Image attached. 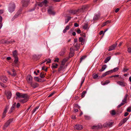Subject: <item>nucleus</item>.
Segmentation results:
<instances>
[{
  "instance_id": "1",
  "label": "nucleus",
  "mask_w": 131,
  "mask_h": 131,
  "mask_svg": "<svg viewBox=\"0 0 131 131\" xmlns=\"http://www.w3.org/2000/svg\"><path fill=\"white\" fill-rule=\"evenodd\" d=\"M16 7V4L14 3H11L9 4L8 10L10 13H12L15 11Z\"/></svg>"
},
{
  "instance_id": "2",
  "label": "nucleus",
  "mask_w": 131,
  "mask_h": 131,
  "mask_svg": "<svg viewBox=\"0 0 131 131\" xmlns=\"http://www.w3.org/2000/svg\"><path fill=\"white\" fill-rule=\"evenodd\" d=\"M113 122H111L110 121L106 122L105 123H104L103 125L104 128L108 127H111L112 126V125L113 124Z\"/></svg>"
},
{
  "instance_id": "3",
  "label": "nucleus",
  "mask_w": 131,
  "mask_h": 131,
  "mask_svg": "<svg viewBox=\"0 0 131 131\" xmlns=\"http://www.w3.org/2000/svg\"><path fill=\"white\" fill-rule=\"evenodd\" d=\"M21 3L23 7H27L28 5L29 1L28 0H22Z\"/></svg>"
},
{
  "instance_id": "4",
  "label": "nucleus",
  "mask_w": 131,
  "mask_h": 131,
  "mask_svg": "<svg viewBox=\"0 0 131 131\" xmlns=\"http://www.w3.org/2000/svg\"><path fill=\"white\" fill-rule=\"evenodd\" d=\"M26 80L28 83L30 84L32 82V77L30 75H28L26 77Z\"/></svg>"
},
{
  "instance_id": "5",
  "label": "nucleus",
  "mask_w": 131,
  "mask_h": 131,
  "mask_svg": "<svg viewBox=\"0 0 131 131\" xmlns=\"http://www.w3.org/2000/svg\"><path fill=\"white\" fill-rule=\"evenodd\" d=\"M103 127V126L101 124H99L97 125H93L92 127V129H96L99 128H102Z\"/></svg>"
},
{
  "instance_id": "6",
  "label": "nucleus",
  "mask_w": 131,
  "mask_h": 131,
  "mask_svg": "<svg viewBox=\"0 0 131 131\" xmlns=\"http://www.w3.org/2000/svg\"><path fill=\"white\" fill-rule=\"evenodd\" d=\"M0 79L4 83H6L7 80V78L4 75L0 77Z\"/></svg>"
},
{
  "instance_id": "7",
  "label": "nucleus",
  "mask_w": 131,
  "mask_h": 131,
  "mask_svg": "<svg viewBox=\"0 0 131 131\" xmlns=\"http://www.w3.org/2000/svg\"><path fill=\"white\" fill-rule=\"evenodd\" d=\"M89 7V5H84L81 8L79 9V10L80 12H84V11L87 9Z\"/></svg>"
},
{
  "instance_id": "8",
  "label": "nucleus",
  "mask_w": 131,
  "mask_h": 131,
  "mask_svg": "<svg viewBox=\"0 0 131 131\" xmlns=\"http://www.w3.org/2000/svg\"><path fill=\"white\" fill-rule=\"evenodd\" d=\"M16 103H14L12 105V106L10 108V110L9 111L8 113H10L12 112L14 110L15 108V106H16Z\"/></svg>"
},
{
  "instance_id": "9",
  "label": "nucleus",
  "mask_w": 131,
  "mask_h": 131,
  "mask_svg": "<svg viewBox=\"0 0 131 131\" xmlns=\"http://www.w3.org/2000/svg\"><path fill=\"white\" fill-rule=\"evenodd\" d=\"M117 84L122 86L124 87L125 86L126 83L124 81H118L117 82Z\"/></svg>"
},
{
  "instance_id": "10",
  "label": "nucleus",
  "mask_w": 131,
  "mask_h": 131,
  "mask_svg": "<svg viewBox=\"0 0 131 131\" xmlns=\"http://www.w3.org/2000/svg\"><path fill=\"white\" fill-rule=\"evenodd\" d=\"M83 126L80 125H75L74 128L78 130H80L83 129Z\"/></svg>"
},
{
  "instance_id": "11",
  "label": "nucleus",
  "mask_w": 131,
  "mask_h": 131,
  "mask_svg": "<svg viewBox=\"0 0 131 131\" xmlns=\"http://www.w3.org/2000/svg\"><path fill=\"white\" fill-rule=\"evenodd\" d=\"M79 10V9L77 10H70L68 11V12L74 15Z\"/></svg>"
},
{
  "instance_id": "12",
  "label": "nucleus",
  "mask_w": 131,
  "mask_h": 131,
  "mask_svg": "<svg viewBox=\"0 0 131 131\" xmlns=\"http://www.w3.org/2000/svg\"><path fill=\"white\" fill-rule=\"evenodd\" d=\"M8 108L7 107H6L5 109H4V111L2 115V118H4L6 116V113L7 112V110Z\"/></svg>"
},
{
  "instance_id": "13",
  "label": "nucleus",
  "mask_w": 131,
  "mask_h": 131,
  "mask_svg": "<svg viewBox=\"0 0 131 131\" xmlns=\"http://www.w3.org/2000/svg\"><path fill=\"white\" fill-rule=\"evenodd\" d=\"M117 44H113L112 45L109 47V49L108 50V51H111L114 50L115 47L116 46Z\"/></svg>"
},
{
  "instance_id": "14",
  "label": "nucleus",
  "mask_w": 131,
  "mask_h": 131,
  "mask_svg": "<svg viewBox=\"0 0 131 131\" xmlns=\"http://www.w3.org/2000/svg\"><path fill=\"white\" fill-rule=\"evenodd\" d=\"M29 98H24L23 99H20L19 100V102L21 103H24L27 102Z\"/></svg>"
},
{
  "instance_id": "15",
  "label": "nucleus",
  "mask_w": 131,
  "mask_h": 131,
  "mask_svg": "<svg viewBox=\"0 0 131 131\" xmlns=\"http://www.w3.org/2000/svg\"><path fill=\"white\" fill-rule=\"evenodd\" d=\"M15 59L14 61V63L13 64H14L15 66H17L18 65V57H15Z\"/></svg>"
},
{
  "instance_id": "16",
  "label": "nucleus",
  "mask_w": 131,
  "mask_h": 131,
  "mask_svg": "<svg viewBox=\"0 0 131 131\" xmlns=\"http://www.w3.org/2000/svg\"><path fill=\"white\" fill-rule=\"evenodd\" d=\"M12 93L10 91L6 93V96L8 99H10L12 96Z\"/></svg>"
},
{
  "instance_id": "17",
  "label": "nucleus",
  "mask_w": 131,
  "mask_h": 131,
  "mask_svg": "<svg viewBox=\"0 0 131 131\" xmlns=\"http://www.w3.org/2000/svg\"><path fill=\"white\" fill-rule=\"evenodd\" d=\"M66 48H63L61 50V51L59 52V54L61 56H63L65 52Z\"/></svg>"
},
{
  "instance_id": "18",
  "label": "nucleus",
  "mask_w": 131,
  "mask_h": 131,
  "mask_svg": "<svg viewBox=\"0 0 131 131\" xmlns=\"http://www.w3.org/2000/svg\"><path fill=\"white\" fill-rule=\"evenodd\" d=\"M31 86L34 88H36L39 86V84L37 83H33L32 82L30 84Z\"/></svg>"
},
{
  "instance_id": "19",
  "label": "nucleus",
  "mask_w": 131,
  "mask_h": 131,
  "mask_svg": "<svg viewBox=\"0 0 131 131\" xmlns=\"http://www.w3.org/2000/svg\"><path fill=\"white\" fill-rule=\"evenodd\" d=\"M85 39H84L82 37H80L79 38V42H81V44L83 45L85 42Z\"/></svg>"
},
{
  "instance_id": "20",
  "label": "nucleus",
  "mask_w": 131,
  "mask_h": 131,
  "mask_svg": "<svg viewBox=\"0 0 131 131\" xmlns=\"http://www.w3.org/2000/svg\"><path fill=\"white\" fill-rule=\"evenodd\" d=\"M21 98H29V97L28 96V95L26 94H22L21 93Z\"/></svg>"
},
{
  "instance_id": "21",
  "label": "nucleus",
  "mask_w": 131,
  "mask_h": 131,
  "mask_svg": "<svg viewBox=\"0 0 131 131\" xmlns=\"http://www.w3.org/2000/svg\"><path fill=\"white\" fill-rule=\"evenodd\" d=\"M48 13L50 14H51L53 15H55V13L51 9H49L48 10Z\"/></svg>"
},
{
  "instance_id": "22",
  "label": "nucleus",
  "mask_w": 131,
  "mask_h": 131,
  "mask_svg": "<svg viewBox=\"0 0 131 131\" xmlns=\"http://www.w3.org/2000/svg\"><path fill=\"white\" fill-rule=\"evenodd\" d=\"M15 41L14 40H13V41L10 40V41H4V43H5L6 44H9L10 43H11L12 42H15Z\"/></svg>"
},
{
  "instance_id": "23",
  "label": "nucleus",
  "mask_w": 131,
  "mask_h": 131,
  "mask_svg": "<svg viewBox=\"0 0 131 131\" xmlns=\"http://www.w3.org/2000/svg\"><path fill=\"white\" fill-rule=\"evenodd\" d=\"M13 56L14 58H16L17 57H18L17 56L18 54L17 53V51L16 50H15L13 52Z\"/></svg>"
},
{
  "instance_id": "24",
  "label": "nucleus",
  "mask_w": 131,
  "mask_h": 131,
  "mask_svg": "<svg viewBox=\"0 0 131 131\" xmlns=\"http://www.w3.org/2000/svg\"><path fill=\"white\" fill-rule=\"evenodd\" d=\"M23 9V7H21L19 8V9L18 10L17 12L16 13H17L20 15L21 14V12Z\"/></svg>"
},
{
  "instance_id": "25",
  "label": "nucleus",
  "mask_w": 131,
  "mask_h": 131,
  "mask_svg": "<svg viewBox=\"0 0 131 131\" xmlns=\"http://www.w3.org/2000/svg\"><path fill=\"white\" fill-rule=\"evenodd\" d=\"M128 96V94H126L125 95L124 99L122 101L124 103H127V96Z\"/></svg>"
},
{
  "instance_id": "26",
  "label": "nucleus",
  "mask_w": 131,
  "mask_h": 131,
  "mask_svg": "<svg viewBox=\"0 0 131 131\" xmlns=\"http://www.w3.org/2000/svg\"><path fill=\"white\" fill-rule=\"evenodd\" d=\"M107 66L106 64L103 65L101 69L100 70V71L102 72L104 71L106 68Z\"/></svg>"
},
{
  "instance_id": "27",
  "label": "nucleus",
  "mask_w": 131,
  "mask_h": 131,
  "mask_svg": "<svg viewBox=\"0 0 131 131\" xmlns=\"http://www.w3.org/2000/svg\"><path fill=\"white\" fill-rule=\"evenodd\" d=\"M111 58V56H109L105 59L104 61V62L105 63H107L110 60Z\"/></svg>"
},
{
  "instance_id": "28",
  "label": "nucleus",
  "mask_w": 131,
  "mask_h": 131,
  "mask_svg": "<svg viewBox=\"0 0 131 131\" xmlns=\"http://www.w3.org/2000/svg\"><path fill=\"white\" fill-rule=\"evenodd\" d=\"M43 5H44L46 7H47L48 5L47 4L48 3V2L47 0H43V1L42 2Z\"/></svg>"
},
{
  "instance_id": "29",
  "label": "nucleus",
  "mask_w": 131,
  "mask_h": 131,
  "mask_svg": "<svg viewBox=\"0 0 131 131\" xmlns=\"http://www.w3.org/2000/svg\"><path fill=\"white\" fill-rule=\"evenodd\" d=\"M110 113L112 116H113L115 115L116 113L115 110H113L110 111Z\"/></svg>"
},
{
  "instance_id": "30",
  "label": "nucleus",
  "mask_w": 131,
  "mask_h": 131,
  "mask_svg": "<svg viewBox=\"0 0 131 131\" xmlns=\"http://www.w3.org/2000/svg\"><path fill=\"white\" fill-rule=\"evenodd\" d=\"M19 15L16 13V14L13 16L12 19V20L13 21L15 19L17 18Z\"/></svg>"
},
{
  "instance_id": "31",
  "label": "nucleus",
  "mask_w": 131,
  "mask_h": 131,
  "mask_svg": "<svg viewBox=\"0 0 131 131\" xmlns=\"http://www.w3.org/2000/svg\"><path fill=\"white\" fill-rule=\"evenodd\" d=\"M68 59L67 58H64L63 59L62 62L61 64H62L63 66H64L65 64V63L67 61Z\"/></svg>"
},
{
  "instance_id": "32",
  "label": "nucleus",
  "mask_w": 131,
  "mask_h": 131,
  "mask_svg": "<svg viewBox=\"0 0 131 131\" xmlns=\"http://www.w3.org/2000/svg\"><path fill=\"white\" fill-rule=\"evenodd\" d=\"M128 118L127 117H126L122 119L121 121L124 124L128 120Z\"/></svg>"
},
{
  "instance_id": "33",
  "label": "nucleus",
  "mask_w": 131,
  "mask_h": 131,
  "mask_svg": "<svg viewBox=\"0 0 131 131\" xmlns=\"http://www.w3.org/2000/svg\"><path fill=\"white\" fill-rule=\"evenodd\" d=\"M86 57V56L85 55L83 56H82L80 59V63H81L83 60L85 59Z\"/></svg>"
},
{
  "instance_id": "34",
  "label": "nucleus",
  "mask_w": 131,
  "mask_h": 131,
  "mask_svg": "<svg viewBox=\"0 0 131 131\" xmlns=\"http://www.w3.org/2000/svg\"><path fill=\"white\" fill-rule=\"evenodd\" d=\"M64 66H63L62 64H61L59 68L58 69V71L59 72H60L62 70Z\"/></svg>"
},
{
  "instance_id": "35",
  "label": "nucleus",
  "mask_w": 131,
  "mask_h": 131,
  "mask_svg": "<svg viewBox=\"0 0 131 131\" xmlns=\"http://www.w3.org/2000/svg\"><path fill=\"white\" fill-rule=\"evenodd\" d=\"M86 93V91H83L82 93L81 94L82 98L84 97L85 96V94Z\"/></svg>"
},
{
  "instance_id": "36",
  "label": "nucleus",
  "mask_w": 131,
  "mask_h": 131,
  "mask_svg": "<svg viewBox=\"0 0 131 131\" xmlns=\"http://www.w3.org/2000/svg\"><path fill=\"white\" fill-rule=\"evenodd\" d=\"M9 124L7 122L6 123H5L4 124V127H3V129H5L6 127H7L9 125Z\"/></svg>"
},
{
  "instance_id": "37",
  "label": "nucleus",
  "mask_w": 131,
  "mask_h": 131,
  "mask_svg": "<svg viewBox=\"0 0 131 131\" xmlns=\"http://www.w3.org/2000/svg\"><path fill=\"white\" fill-rule=\"evenodd\" d=\"M46 73H45L43 72H41L40 75V77L41 78H44L45 77V74Z\"/></svg>"
},
{
  "instance_id": "38",
  "label": "nucleus",
  "mask_w": 131,
  "mask_h": 131,
  "mask_svg": "<svg viewBox=\"0 0 131 131\" xmlns=\"http://www.w3.org/2000/svg\"><path fill=\"white\" fill-rule=\"evenodd\" d=\"M110 81L109 80H107L104 82L102 84V85H105L107 84L110 83Z\"/></svg>"
},
{
  "instance_id": "39",
  "label": "nucleus",
  "mask_w": 131,
  "mask_h": 131,
  "mask_svg": "<svg viewBox=\"0 0 131 131\" xmlns=\"http://www.w3.org/2000/svg\"><path fill=\"white\" fill-rule=\"evenodd\" d=\"M93 78L94 79H96L98 77V75L96 73H94L92 75Z\"/></svg>"
},
{
  "instance_id": "40",
  "label": "nucleus",
  "mask_w": 131,
  "mask_h": 131,
  "mask_svg": "<svg viewBox=\"0 0 131 131\" xmlns=\"http://www.w3.org/2000/svg\"><path fill=\"white\" fill-rule=\"evenodd\" d=\"M83 28L84 29L86 30L88 29V24H85L83 26Z\"/></svg>"
},
{
  "instance_id": "41",
  "label": "nucleus",
  "mask_w": 131,
  "mask_h": 131,
  "mask_svg": "<svg viewBox=\"0 0 131 131\" xmlns=\"http://www.w3.org/2000/svg\"><path fill=\"white\" fill-rule=\"evenodd\" d=\"M113 73V71L112 70H110L108 71H107L105 72L106 75L109 74H110Z\"/></svg>"
},
{
  "instance_id": "42",
  "label": "nucleus",
  "mask_w": 131,
  "mask_h": 131,
  "mask_svg": "<svg viewBox=\"0 0 131 131\" xmlns=\"http://www.w3.org/2000/svg\"><path fill=\"white\" fill-rule=\"evenodd\" d=\"M74 47L77 49L76 50H77L79 48V44L77 43L74 46Z\"/></svg>"
},
{
  "instance_id": "43",
  "label": "nucleus",
  "mask_w": 131,
  "mask_h": 131,
  "mask_svg": "<svg viewBox=\"0 0 131 131\" xmlns=\"http://www.w3.org/2000/svg\"><path fill=\"white\" fill-rule=\"evenodd\" d=\"M12 71L13 73L12 74V75L13 76H15L16 74V73L15 72V70L14 69H13L12 70Z\"/></svg>"
},
{
  "instance_id": "44",
  "label": "nucleus",
  "mask_w": 131,
  "mask_h": 131,
  "mask_svg": "<svg viewBox=\"0 0 131 131\" xmlns=\"http://www.w3.org/2000/svg\"><path fill=\"white\" fill-rule=\"evenodd\" d=\"M21 93H20L19 92H17L16 93V95L18 98H21Z\"/></svg>"
},
{
  "instance_id": "45",
  "label": "nucleus",
  "mask_w": 131,
  "mask_h": 131,
  "mask_svg": "<svg viewBox=\"0 0 131 131\" xmlns=\"http://www.w3.org/2000/svg\"><path fill=\"white\" fill-rule=\"evenodd\" d=\"M71 17H68L67 19H66L65 20V23L67 24V23L69 21V20L71 19Z\"/></svg>"
},
{
  "instance_id": "46",
  "label": "nucleus",
  "mask_w": 131,
  "mask_h": 131,
  "mask_svg": "<svg viewBox=\"0 0 131 131\" xmlns=\"http://www.w3.org/2000/svg\"><path fill=\"white\" fill-rule=\"evenodd\" d=\"M39 56V55L37 56L35 54L33 55V57L34 59H39V58H38V57Z\"/></svg>"
},
{
  "instance_id": "47",
  "label": "nucleus",
  "mask_w": 131,
  "mask_h": 131,
  "mask_svg": "<svg viewBox=\"0 0 131 131\" xmlns=\"http://www.w3.org/2000/svg\"><path fill=\"white\" fill-rule=\"evenodd\" d=\"M118 67H116L114 68L113 70H111L113 71V72H116L118 70Z\"/></svg>"
},
{
  "instance_id": "48",
  "label": "nucleus",
  "mask_w": 131,
  "mask_h": 131,
  "mask_svg": "<svg viewBox=\"0 0 131 131\" xmlns=\"http://www.w3.org/2000/svg\"><path fill=\"white\" fill-rule=\"evenodd\" d=\"M39 106H36L33 110L32 111V113H34L39 107Z\"/></svg>"
},
{
  "instance_id": "49",
  "label": "nucleus",
  "mask_w": 131,
  "mask_h": 131,
  "mask_svg": "<svg viewBox=\"0 0 131 131\" xmlns=\"http://www.w3.org/2000/svg\"><path fill=\"white\" fill-rule=\"evenodd\" d=\"M84 116L85 119L86 120H88L90 119V117L88 116L85 115Z\"/></svg>"
},
{
  "instance_id": "50",
  "label": "nucleus",
  "mask_w": 131,
  "mask_h": 131,
  "mask_svg": "<svg viewBox=\"0 0 131 131\" xmlns=\"http://www.w3.org/2000/svg\"><path fill=\"white\" fill-rule=\"evenodd\" d=\"M58 66V64H56L55 65H53V64L52 65V67L53 68H57V66Z\"/></svg>"
},
{
  "instance_id": "51",
  "label": "nucleus",
  "mask_w": 131,
  "mask_h": 131,
  "mask_svg": "<svg viewBox=\"0 0 131 131\" xmlns=\"http://www.w3.org/2000/svg\"><path fill=\"white\" fill-rule=\"evenodd\" d=\"M98 16L96 15L94 16L93 19L94 20H96L98 19Z\"/></svg>"
},
{
  "instance_id": "52",
  "label": "nucleus",
  "mask_w": 131,
  "mask_h": 131,
  "mask_svg": "<svg viewBox=\"0 0 131 131\" xmlns=\"http://www.w3.org/2000/svg\"><path fill=\"white\" fill-rule=\"evenodd\" d=\"M13 119L11 118V119H10L9 120H8L7 121V122L10 124L12 122V121H13Z\"/></svg>"
},
{
  "instance_id": "53",
  "label": "nucleus",
  "mask_w": 131,
  "mask_h": 131,
  "mask_svg": "<svg viewBox=\"0 0 131 131\" xmlns=\"http://www.w3.org/2000/svg\"><path fill=\"white\" fill-rule=\"evenodd\" d=\"M34 79L35 81H37L38 82L40 81L38 77H34Z\"/></svg>"
},
{
  "instance_id": "54",
  "label": "nucleus",
  "mask_w": 131,
  "mask_h": 131,
  "mask_svg": "<svg viewBox=\"0 0 131 131\" xmlns=\"http://www.w3.org/2000/svg\"><path fill=\"white\" fill-rule=\"evenodd\" d=\"M127 111L128 112H130L131 111V107L129 106L128 107L127 109Z\"/></svg>"
},
{
  "instance_id": "55",
  "label": "nucleus",
  "mask_w": 131,
  "mask_h": 131,
  "mask_svg": "<svg viewBox=\"0 0 131 131\" xmlns=\"http://www.w3.org/2000/svg\"><path fill=\"white\" fill-rule=\"evenodd\" d=\"M74 55V53H69V58H70L71 57H72Z\"/></svg>"
},
{
  "instance_id": "56",
  "label": "nucleus",
  "mask_w": 131,
  "mask_h": 131,
  "mask_svg": "<svg viewBox=\"0 0 131 131\" xmlns=\"http://www.w3.org/2000/svg\"><path fill=\"white\" fill-rule=\"evenodd\" d=\"M84 80H85V78H84L83 79H82V81L81 82V83L80 84V87H81L82 86V84L84 83Z\"/></svg>"
},
{
  "instance_id": "57",
  "label": "nucleus",
  "mask_w": 131,
  "mask_h": 131,
  "mask_svg": "<svg viewBox=\"0 0 131 131\" xmlns=\"http://www.w3.org/2000/svg\"><path fill=\"white\" fill-rule=\"evenodd\" d=\"M0 85L4 88H5L6 87V86L5 85L1 82H0Z\"/></svg>"
},
{
  "instance_id": "58",
  "label": "nucleus",
  "mask_w": 131,
  "mask_h": 131,
  "mask_svg": "<svg viewBox=\"0 0 131 131\" xmlns=\"http://www.w3.org/2000/svg\"><path fill=\"white\" fill-rule=\"evenodd\" d=\"M76 32L78 34H80L81 33V30L79 28H78L76 31Z\"/></svg>"
},
{
  "instance_id": "59",
  "label": "nucleus",
  "mask_w": 131,
  "mask_h": 131,
  "mask_svg": "<svg viewBox=\"0 0 131 131\" xmlns=\"http://www.w3.org/2000/svg\"><path fill=\"white\" fill-rule=\"evenodd\" d=\"M127 51L128 52L131 53V47H129L128 48Z\"/></svg>"
},
{
  "instance_id": "60",
  "label": "nucleus",
  "mask_w": 131,
  "mask_h": 131,
  "mask_svg": "<svg viewBox=\"0 0 131 131\" xmlns=\"http://www.w3.org/2000/svg\"><path fill=\"white\" fill-rule=\"evenodd\" d=\"M48 61H47L46 63L47 64L48 63H50L51 62V60L50 59H48Z\"/></svg>"
},
{
  "instance_id": "61",
  "label": "nucleus",
  "mask_w": 131,
  "mask_h": 131,
  "mask_svg": "<svg viewBox=\"0 0 131 131\" xmlns=\"http://www.w3.org/2000/svg\"><path fill=\"white\" fill-rule=\"evenodd\" d=\"M38 6H39L40 7H42L43 5V3L41 2L39 3L38 5Z\"/></svg>"
},
{
  "instance_id": "62",
  "label": "nucleus",
  "mask_w": 131,
  "mask_h": 131,
  "mask_svg": "<svg viewBox=\"0 0 131 131\" xmlns=\"http://www.w3.org/2000/svg\"><path fill=\"white\" fill-rule=\"evenodd\" d=\"M119 109H118L116 113L117 114H120L122 112V111L121 110L119 111Z\"/></svg>"
},
{
  "instance_id": "63",
  "label": "nucleus",
  "mask_w": 131,
  "mask_h": 131,
  "mask_svg": "<svg viewBox=\"0 0 131 131\" xmlns=\"http://www.w3.org/2000/svg\"><path fill=\"white\" fill-rule=\"evenodd\" d=\"M128 69H126L125 68H124L123 69V71L124 72H125L126 71H127L128 70Z\"/></svg>"
},
{
  "instance_id": "64",
  "label": "nucleus",
  "mask_w": 131,
  "mask_h": 131,
  "mask_svg": "<svg viewBox=\"0 0 131 131\" xmlns=\"http://www.w3.org/2000/svg\"><path fill=\"white\" fill-rule=\"evenodd\" d=\"M20 106V104L19 103H17L16 105V107L17 108H19Z\"/></svg>"
}]
</instances>
